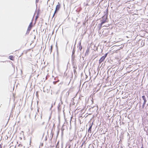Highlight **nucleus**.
Listing matches in <instances>:
<instances>
[{
    "label": "nucleus",
    "mask_w": 148,
    "mask_h": 148,
    "mask_svg": "<svg viewBox=\"0 0 148 148\" xmlns=\"http://www.w3.org/2000/svg\"><path fill=\"white\" fill-rule=\"evenodd\" d=\"M57 82H53V83L54 84H55Z\"/></svg>",
    "instance_id": "nucleus-13"
},
{
    "label": "nucleus",
    "mask_w": 148,
    "mask_h": 148,
    "mask_svg": "<svg viewBox=\"0 0 148 148\" xmlns=\"http://www.w3.org/2000/svg\"><path fill=\"white\" fill-rule=\"evenodd\" d=\"M105 58L103 56L99 60V64H101V63L103 62V61L104 60Z\"/></svg>",
    "instance_id": "nucleus-3"
},
{
    "label": "nucleus",
    "mask_w": 148,
    "mask_h": 148,
    "mask_svg": "<svg viewBox=\"0 0 148 148\" xmlns=\"http://www.w3.org/2000/svg\"><path fill=\"white\" fill-rule=\"evenodd\" d=\"M0 148H1V145L0 144Z\"/></svg>",
    "instance_id": "nucleus-16"
},
{
    "label": "nucleus",
    "mask_w": 148,
    "mask_h": 148,
    "mask_svg": "<svg viewBox=\"0 0 148 148\" xmlns=\"http://www.w3.org/2000/svg\"><path fill=\"white\" fill-rule=\"evenodd\" d=\"M53 47V45H51V47H50V52L51 53L52 52V51Z\"/></svg>",
    "instance_id": "nucleus-8"
},
{
    "label": "nucleus",
    "mask_w": 148,
    "mask_h": 148,
    "mask_svg": "<svg viewBox=\"0 0 148 148\" xmlns=\"http://www.w3.org/2000/svg\"><path fill=\"white\" fill-rule=\"evenodd\" d=\"M91 127H92V126H90V127H89V128L88 130V131H89L90 130V131H91Z\"/></svg>",
    "instance_id": "nucleus-11"
},
{
    "label": "nucleus",
    "mask_w": 148,
    "mask_h": 148,
    "mask_svg": "<svg viewBox=\"0 0 148 148\" xmlns=\"http://www.w3.org/2000/svg\"><path fill=\"white\" fill-rule=\"evenodd\" d=\"M32 22H31L28 27V28H27V33L28 34L29 33V31H30V30H31V29H32Z\"/></svg>",
    "instance_id": "nucleus-2"
},
{
    "label": "nucleus",
    "mask_w": 148,
    "mask_h": 148,
    "mask_svg": "<svg viewBox=\"0 0 148 148\" xmlns=\"http://www.w3.org/2000/svg\"><path fill=\"white\" fill-rule=\"evenodd\" d=\"M12 146H14V147H15L16 146V144H15L14 145H12Z\"/></svg>",
    "instance_id": "nucleus-14"
},
{
    "label": "nucleus",
    "mask_w": 148,
    "mask_h": 148,
    "mask_svg": "<svg viewBox=\"0 0 148 148\" xmlns=\"http://www.w3.org/2000/svg\"><path fill=\"white\" fill-rule=\"evenodd\" d=\"M106 22V20H105V21H102V22H101V26L104 23H105Z\"/></svg>",
    "instance_id": "nucleus-6"
},
{
    "label": "nucleus",
    "mask_w": 148,
    "mask_h": 148,
    "mask_svg": "<svg viewBox=\"0 0 148 148\" xmlns=\"http://www.w3.org/2000/svg\"><path fill=\"white\" fill-rule=\"evenodd\" d=\"M79 49L80 50H81L82 49V47L81 46H80V47H79Z\"/></svg>",
    "instance_id": "nucleus-12"
},
{
    "label": "nucleus",
    "mask_w": 148,
    "mask_h": 148,
    "mask_svg": "<svg viewBox=\"0 0 148 148\" xmlns=\"http://www.w3.org/2000/svg\"><path fill=\"white\" fill-rule=\"evenodd\" d=\"M39 17L38 14L37 16H36L35 20H36Z\"/></svg>",
    "instance_id": "nucleus-9"
},
{
    "label": "nucleus",
    "mask_w": 148,
    "mask_h": 148,
    "mask_svg": "<svg viewBox=\"0 0 148 148\" xmlns=\"http://www.w3.org/2000/svg\"><path fill=\"white\" fill-rule=\"evenodd\" d=\"M142 97L143 100H144V102H143V106H144L146 104V103L147 101V100H146V99L145 98V96L143 95V96H142Z\"/></svg>",
    "instance_id": "nucleus-4"
},
{
    "label": "nucleus",
    "mask_w": 148,
    "mask_h": 148,
    "mask_svg": "<svg viewBox=\"0 0 148 148\" xmlns=\"http://www.w3.org/2000/svg\"><path fill=\"white\" fill-rule=\"evenodd\" d=\"M90 51L89 49H88L86 51V53L87 54Z\"/></svg>",
    "instance_id": "nucleus-7"
},
{
    "label": "nucleus",
    "mask_w": 148,
    "mask_h": 148,
    "mask_svg": "<svg viewBox=\"0 0 148 148\" xmlns=\"http://www.w3.org/2000/svg\"><path fill=\"white\" fill-rule=\"evenodd\" d=\"M9 59L12 61L14 60V57L12 56H9Z\"/></svg>",
    "instance_id": "nucleus-5"
},
{
    "label": "nucleus",
    "mask_w": 148,
    "mask_h": 148,
    "mask_svg": "<svg viewBox=\"0 0 148 148\" xmlns=\"http://www.w3.org/2000/svg\"><path fill=\"white\" fill-rule=\"evenodd\" d=\"M14 142V141L13 142H12V143H13Z\"/></svg>",
    "instance_id": "nucleus-17"
},
{
    "label": "nucleus",
    "mask_w": 148,
    "mask_h": 148,
    "mask_svg": "<svg viewBox=\"0 0 148 148\" xmlns=\"http://www.w3.org/2000/svg\"><path fill=\"white\" fill-rule=\"evenodd\" d=\"M108 54V53H106L105 55L103 56V57H104L105 58H106V57L107 56V55Z\"/></svg>",
    "instance_id": "nucleus-10"
},
{
    "label": "nucleus",
    "mask_w": 148,
    "mask_h": 148,
    "mask_svg": "<svg viewBox=\"0 0 148 148\" xmlns=\"http://www.w3.org/2000/svg\"><path fill=\"white\" fill-rule=\"evenodd\" d=\"M141 148H144L143 147V145L142 146V147H141Z\"/></svg>",
    "instance_id": "nucleus-15"
},
{
    "label": "nucleus",
    "mask_w": 148,
    "mask_h": 148,
    "mask_svg": "<svg viewBox=\"0 0 148 148\" xmlns=\"http://www.w3.org/2000/svg\"><path fill=\"white\" fill-rule=\"evenodd\" d=\"M60 8V4L59 3H58V4L56 6V10L54 13L53 16H54L55 14L56 13V12L58 11Z\"/></svg>",
    "instance_id": "nucleus-1"
}]
</instances>
